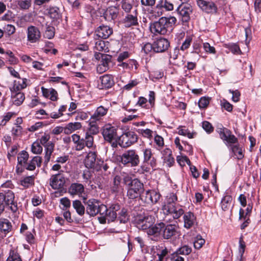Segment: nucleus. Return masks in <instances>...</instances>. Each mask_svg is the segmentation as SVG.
I'll use <instances>...</instances> for the list:
<instances>
[{
	"instance_id": "obj_21",
	"label": "nucleus",
	"mask_w": 261,
	"mask_h": 261,
	"mask_svg": "<svg viewBox=\"0 0 261 261\" xmlns=\"http://www.w3.org/2000/svg\"><path fill=\"white\" fill-rule=\"evenodd\" d=\"M12 225L10 221L6 218H0V234L3 239L12 230Z\"/></svg>"
},
{
	"instance_id": "obj_61",
	"label": "nucleus",
	"mask_w": 261,
	"mask_h": 261,
	"mask_svg": "<svg viewBox=\"0 0 261 261\" xmlns=\"http://www.w3.org/2000/svg\"><path fill=\"white\" fill-rule=\"evenodd\" d=\"M121 8L125 12L128 13L132 9L133 5L127 0H124L121 1Z\"/></svg>"
},
{
	"instance_id": "obj_33",
	"label": "nucleus",
	"mask_w": 261,
	"mask_h": 261,
	"mask_svg": "<svg viewBox=\"0 0 261 261\" xmlns=\"http://www.w3.org/2000/svg\"><path fill=\"white\" fill-rule=\"evenodd\" d=\"M123 24L126 28L138 25V21L137 16L132 14L127 15L123 20Z\"/></svg>"
},
{
	"instance_id": "obj_13",
	"label": "nucleus",
	"mask_w": 261,
	"mask_h": 261,
	"mask_svg": "<svg viewBox=\"0 0 261 261\" xmlns=\"http://www.w3.org/2000/svg\"><path fill=\"white\" fill-rule=\"evenodd\" d=\"M119 208L120 206L118 204H113L109 208H107L103 215H101L102 216L99 218L100 223H106L107 221L108 223L114 221L117 217L116 211Z\"/></svg>"
},
{
	"instance_id": "obj_37",
	"label": "nucleus",
	"mask_w": 261,
	"mask_h": 261,
	"mask_svg": "<svg viewBox=\"0 0 261 261\" xmlns=\"http://www.w3.org/2000/svg\"><path fill=\"white\" fill-rule=\"evenodd\" d=\"M108 44V42H106L103 40H98L95 42L94 49L95 51L108 52L109 51Z\"/></svg>"
},
{
	"instance_id": "obj_49",
	"label": "nucleus",
	"mask_w": 261,
	"mask_h": 261,
	"mask_svg": "<svg viewBox=\"0 0 261 261\" xmlns=\"http://www.w3.org/2000/svg\"><path fill=\"white\" fill-rule=\"evenodd\" d=\"M29 159V154L25 151H22L17 156V161L19 164L23 165L27 164Z\"/></svg>"
},
{
	"instance_id": "obj_26",
	"label": "nucleus",
	"mask_w": 261,
	"mask_h": 261,
	"mask_svg": "<svg viewBox=\"0 0 261 261\" xmlns=\"http://www.w3.org/2000/svg\"><path fill=\"white\" fill-rule=\"evenodd\" d=\"M27 81L25 78H18V80L14 81L13 86L10 88L11 91L21 92L27 87Z\"/></svg>"
},
{
	"instance_id": "obj_45",
	"label": "nucleus",
	"mask_w": 261,
	"mask_h": 261,
	"mask_svg": "<svg viewBox=\"0 0 261 261\" xmlns=\"http://www.w3.org/2000/svg\"><path fill=\"white\" fill-rule=\"evenodd\" d=\"M227 146H230L232 144H235L238 142V139L234 135H232L231 132L228 133L227 135L226 139L223 140Z\"/></svg>"
},
{
	"instance_id": "obj_57",
	"label": "nucleus",
	"mask_w": 261,
	"mask_h": 261,
	"mask_svg": "<svg viewBox=\"0 0 261 261\" xmlns=\"http://www.w3.org/2000/svg\"><path fill=\"white\" fill-rule=\"evenodd\" d=\"M55 35V28L51 26H48L44 33V36L46 38L50 39L54 37Z\"/></svg>"
},
{
	"instance_id": "obj_4",
	"label": "nucleus",
	"mask_w": 261,
	"mask_h": 261,
	"mask_svg": "<svg viewBox=\"0 0 261 261\" xmlns=\"http://www.w3.org/2000/svg\"><path fill=\"white\" fill-rule=\"evenodd\" d=\"M84 202L86 205V213L90 216H95L98 213L103 215L107 211V206L100 204L99 201L95 199H90Z\"/></svg>"
},
{
	"instance_id": "obj_40",
	"label": "nucleus",
	"mask_w": 261,
	"mask_h": 261,
	"mask_svg": "<svg viewBox=\"0 0 261 261\" xmlns=\"http://www.w3.org/2000/svg\"><path fill=\"white\" fill-rule=\"evenodd\" d=\"M72 205L73 208L76 210V213L80 216H82L85 214V208L82 202L78 200L73 201Z\"/></svg>"
},
{
	"instance_id": "obj_18",
	"label": "nucleus",
	"mask_w": 261,
	"mask_h": 261,
	"mask_svg": "<svg viewBox=\"0 0 261 261\" xmlns=\"http://www.w3.org/2000/svg\"><path fill=\"white\" fill-rule=\"evenodd\" d=\"M65 184V179L63 175L57 174L53 175L49 179L50 186L54 189L63 188Z\"/></svg>"
},
{
	"instance_id": "obj_9",
	"label": "nucleus",
	"mask_w": 261,
	"mask_h": 261,
	"mask_svg": "<svg viewBox=\"0 0 261 261\" xmlns=\"http://www.w3.org/2000/svg\"><path fill=\"white\" fill-rule=\"evenodd\" d=\"M103 161L97 158V153L95 151L88 152L84 160V164L86 168L92 169L97 171L101 170V165Z\"/></svg>"
},
{
	"instance_id": "obj_1",
	"label": "nucleus",
	"mask_w": 261,
	"mask_h": 261,
	"mask_svg": "<svg viewBox=\"0 0 261 261\" xmlns=\"http://www.w3.org/2000/svg\"><path fill=\"white\" fill-rule=\"evenodd\" d=\"M177 197L175 193H170L166 197V200L162 206L164 215L168 217L177 219L184 215V211L182 206L176 203Z\"/></svg>"
},
{
	"instance_id": "obj_14",
	"label": "nucleus",
	"mask_w": 261,
	"mask_h": 261,
	"mask_svg": "<svg viewBox=\"0 0 261 261\" xmlns=\"http://www.w3.org/2000/svg\"><path fill=\"white\" fill-rule=\"evenodd\" d=\"M27 41L31 43H38L41 38L39 29L34 25H30L27 30Z\"/></svg>"
},
{
	"instance_id": "obj_2",
	"label": "nucleus",
	"mask_w": 261,
	"mask_h": 261,
	"mask_svg": "<svg viewBox=\"0 0 261 261\" xmlns=\"http://www.w3.org/2000/svg\"><path fill=\"white\" fill-rule=\"evenodd\" d=\"M176 21V18L174 16L162 17L158 21L151 24L150 30L155 34L165 35L172 29Z\"/></svg>"
},
{
	"instance_id": "obj_11",
	"label": "nucleus",
	"mask_w": 261,
	"mask_h": 261,
	"mask_svg": "<svg viewBox=\"0 0 261 261\" xmlns=\"http://www.w3.org/2000/svg\"><path fill=\"white\" fill-rule=\"evenodd\" d=\"M138 136L133 132H127L123 134L119 138V145L123 148H126L137 141Z\"/></svg>"
},
{
	"instance_id": "obj_44",
	"label": "nucleus",
	"mask_w": 261,
	"mask_h": 261,
	"mask_svg": "<svg viewBox=\"0 0 261 261\" xmlns=\"http://www.w3.org/2000/svg\"><path fill=\"white\" fill-rule=\"evenodd\" d=\"M154 142L156 146V148L158 150H161L164 146V138L156 134L154 136Z\"/></svg>"
},
{
	"instance_id": "obj_43",
	"label": "nucleus",
	"mask_w": 261,
	"mask_h": 261,
	"mask_svg": "<svg viewBox=\"0 0 261 261\" xmlns=\"http://www.w3.org/2000/svg\"><path fill=\"white\" fill-rule=\"evenodd\" d=\"M137 132L143 137L149 140H150L153 137V132L149 128L138 129Z\"/></svg>"
},
{
	"instance_id": "obj_62",
	"label": "nucleus",
	"mask_w": 261,
	"mask_h": 261,
	"mask_svg": "<svg viewBox=\"0 0 261 261\" xmlns=\"http://www.w3.org/2000/svg\"><path fill=\"white\" fill-rule=\"evenodd\" d=\"M35 117L37 119H46L48 118V115L43 109H40L38 111H37L35 113Z\"/></svg>"
},
{
	"instance_id": "obj_56",
	"label": "nucleus",
	"mask_w": 261,
	"mask_h": 261,
	"mask_svg": "<svg viewBox=\"0 0 261 261\" xmlns=\"http://www.w3.org/2000/svg\"><path fill=\"white\" fill-rule=\"evenodd\" d=\"M178 134L184 136H187L189 138H193L195 135V133H191L187 129L180 128L178 129Z\"/></svg>"
},
{
	"instance_id": "obj_23",
	"label": "nucleus",
	"mask_w": 261,
	"mask_h": 261,
	"mask_svg": "<svg viewBox=\"0 0 261 261\" xmlns=\"http://www.w3.org/2000/svg\"><path fill=\"white\" fill-rule=\"evenodd\" d=\"M68 191L72 196H82L85 193V188L82 184L72 183L69 187Z\"/></svg>"
},
{
	"instance_id": "obj_52",
	"label": "nucleus",
	"mask_w": 261,
	"mask_h": 261,
	"mask_svg": "<svg viewBox=\"0 0 261 261\" xmlns=\"http://www.w3.org/2000/svg\"><path fill=\"white\" fill-rule=\"evenodd\" d=\"M192 251L191 247L187 245H184L180 248H179L175 252L178 254H182L187 255L189 254Z\"/></svg>"
},
{
	"instance_id": "obj_34",
	"label": "nucleus",
	"mask_w": 261,
	"mask_h": 261,
	"mask_svg": "<svg viewBox=\"0 0 261 261\" xmlns=\"http://www.w3.org/2000/svg\"><path fill=\"white\" fill-rule=\"evenodd\" d=\"M11 97L13 104L16 106H20L25 99L24 94L21 92L11 91Z\"/></svg>"
},
{
	"instance_id": "obj_53",
	"label": "nucleus",
	"mask_w": 261,
	"mask_h": 261,
	"mask_svg": "<svg viewBox=\"0 0 261 261\" xmlns=\"http://www.w3.org/2000/svg\"><path fill=\"white\" fill-rule=\"evenodd\" d=\"M6 261H22V259L17 252L11 250Z\"/></svg>"
},
{
	"instance_id": "obj_29",
	"label": "nucleus",
	"mask_w": 261,
	"mask_h": 261,
	"mask_svg": "<svg viewBox=\"0 0 261 261\" xmlns=\"http://www.w3.org/2000/svg\"><path fill=\"white\" fill-rule=\"evenodd\" d=\"M183 219L184 222V227L187 229L191 228L195 224L196 217L194 214L189 212L184 214Z\"/></svg>"
},
{
	"instance_id": "obj_39",
	"label": "nucleus",
	"mask_w": 261,
	"mask_h": 261,
	"mask_svg": "<svg viewBox=\"0 0 261 261\" xmlns=\"http://www.w3.org/2000/svg\"><path fill=\"white\" fill-rule=\"evenodd\" d=\"M35 176L31 175L23 177L20 180V185L25 188H29L34 184Z\"/></svg>"
},
{
	"instance_id": "obj_51",
	"label": "nucleus",
	"mask_w": 261,
	"mask_h": 261,
	"mask_svg": "<svg viewBox=\"0 0 261 261\" xmlns=\"http://www.w3.org/2000/svg\"><path fill=\"white\" fill-rule=\"evenodd\" d=\"M193 243L195 248L199 249L204 244L205 240L201 236L198 235L195 238Z\"/></svg>"
},
{
	"instance_id": "obj_10",
	"label": "nucleus",
	"mask_w": 261,
	"mask_h": 261,
	"mask_svg": "<svg viewBox=\"0 0 261 261\" xmlns=\"http://www.w3.org/2000/svg\"><path fill=\"white\" fill-rule=\"evenodd\" d=\"M137 227L139 229L148 230L155 222L154 217L149 215L138 216L136 219Z\"/></svg>"
},
{
	"instance_id": "obj_42",
	"label": "nucleus",
	"mask_w": 261,
	"mask_h": 261,
	"mask_svg": "<svg viewBox=\"0 0 261 261\" xmlns=\"http://www.w3.org/2000/svg\"><path fill=\"white\" fill-rule=\"evenodd\" d=\"M224 47L228 48L232 54H240L241 53L239 46L236 43H229L227 44H224Z\"/></svg>"
},
{
	"instance_id": "obj_47",
	"label": "nucleus",
	"mask_w": 261,
	"mask_h": 261,
	"mask_svg": "<svg viewBox=\"0 0 261 261\" xmlns=\"http://www.w3.org/2000/svg\"><path fill=\"white\" fill-rule=\"evenodd\" d=\"M43 148L38 141L34 142L31 146V151L34 154H39L42 152Z\"/></svg>"
},
{
	"instance_id": "obj_31",
	"label": "nucleus",
	"mask_w": 261,
	"mask_h": 261,
	"mask_svg": "<svg viewBox=\"0 0 261 261\" xmlns=\"http://www.w3.org/2000/svg\"><path fill=\"white\" fill-rule=\"evenodd\" d=\"M108 111V108L100 106L96 109L95 112L91 116V119L94 121H98L107 114Z\"/></svg>"
},
{
	"instance_id": "obj_15",
	"label": "nucleus",
	"mask_w": 261,
	"mask_h": 261,
	"mask_svg": "<svg viewBox=\"0 0 261 261\" xmlns=\"http://www.w3.org/2000/svg\"><path fill=\"white\" fill-rule=\"evenodd\" d=\"M160 194L154 190H147L142 193L140 196L142 201L147 203H156L160 198Z\"/></svg>"
},
{
	"instance_id": "obj_8",
	"label": "nucleus",
	"mask_w": 261,
	"mask_h": 261,
	"mask_svg": "<svg viewBox=\"0 0 261 261\" xmlns=\"http://www.w3.org/2000/svg\"><path fill=\"white\" fill-rule=\"evenodd\" d=\"M121 161L123 165L128 164L131 167H136L140 163V158L135 150L129 149L122 154Z\"/></svg>"
},
{
	"instance_id": "obj_59",
	"label": "nucleus",
	"mask_w": 261,
	"mask_h": 261,
	"mask_svg": "<svg viewBox=\"0 0 261 261\" xmlns=\"http://www.w3.org/2000/svg\"><path fill=\"white\" fill-rule=\"evenodd\" d=\"M85 145L88 148L92 147L93 144V137L92 135L86 133L84 139Z\"/></svg>"
},
{
	"instance_id": "obj_20",
	"label": "nucleus",
	"mask_w": 261,
	"mask_h": 261,
	"mask_svg": "<svg viewBox=\"0 0 261 261\" xmlns=\"http://www.w3.org/2000/svg\"><path fill=\"white\" fill-rule=\"evenodd\" d=\"M143 163L149 165L152 168L156 166V159L153 156L152 150L149 148H143Z\"/></svg>"
},
{
	"instance_id": "obj_7",
	"label": "nucleus",
	"mask_w": 261,
	"mask_h": 261,
	"mask_svg": "<svg viewBox=\"0 0 261 261\" xmlns=\"http://www.w3.org/2000/svg\"><path fill=\"white\" fill-rule=\"evenodd\" d=\"M130 185L127 188V196L134 199L140 197L144 190V185L138 179H133Z\"/></svg>"
},
{
	"instance_id": "obj_60",
	"label": "nucleus",
	"mask_w": 261,
	"mask_h": 261,
	"mask_svg": "<svg viewBox=\"0 0 261 261\" xmlns=\"http://www.w3.org/2000/svg\"><path fill=\"white\" fill-rule=\"evenodd\" d=\"M4 32L6 33L9 36L13 34L16 31L15 27L12 24H7L4 28Z\"/></svg>"
},
{
	"instance_id": "obj_24",
	"label": "nucleus",
	"mask_w": 261,
	"mask_h": 261,
	"mask_svg": "<svg viewBox=\"0 0 261 261\" xmlns=\"http://www.w3.org/2000/svg\"><path fill=\"white\" fill-rule=\"evenodd\" d=\"M117 66L121 68L123 70H137L139 66V63L136 60L129 59L125 62L118 63Z\"/></svg>"
},
{
	"instance_id": "obj_5",
	"label": "nucleus",
	"mask_w": 261,
	"mask_h": 261,
	"mask_svg": "<svg viewBox=\"0 0 261 261\" xmlns=\"http://www.w3.org/2000/svg\"><path fill=\"white\" fill-rule=\"evenodd\" d=\"M50 138L49 134L44 133L37 141L45 148L44 163L47 164L50 161L51 155L54 152L55 144L49 141Z\"/></svg>"
},
{
	"instance_id": "obj_12",
	"label": "nucleus",
	"mask_w": 261,
	"mask_h": 261,
	"mask_svg": "<svg viewBox=\"0 0 261 261\" xmlns=\"http://www.w3.org/2000/svg\"><path fill=\"white\" fill-rule=\"evenodd\" d=\"M118 129L110 124L105 125L102 128V135L106 141L112 142L118 137Z\"/></svg>"
},
{
	"instance_id": "obj_46",
	"label": "nucleus",
	"mask_w": 261,
	"mask_h": 261,
	"mask_svg": "<svg viewBox=\"0 0 261 261\" xmlns=\"http://www.w3.org/2000/svg\"><path fill=\"white\" fill-rule=\"evenodd\" d=\"M158 3L163 8L167 11H170L173 10L174 6L172 3L167 0H160Z\"/></svg>"
},
{
	"instance_id": "obj_54",
	"label": "nucleus",
	"mask_w": 261,
	"mask_h": 261,
	"mask_svg": "<svg viewBox=\"0 0 261 261\" xmlns=\"http://www.w3.org/2000/svg\"><path fill=\"white\" fill-rule=\"evenodd\" d=\"M152 50L154 51V45L150 43H146L143 44L142 46L141 51L143 52L145 54H148Z\"/></svg>"
},
{
	"instance_id": "obj_41",
	"label": "nucleus",
	"mask_w": 261,
	"mask_h": 261,
	"mask_svg": "<svg viewBox=\"0 0 261 261\" xmlns=\"http://www.w3.org/2000/svg\"><path fill=\"white\" fill-rule=\"evenodd\" d=\"M232 198L229 195L225 196L221 200V207L222 210L225 211L230 208Z\"/></svg>"
},
{
	"instance_id": "obj_55",
	"label": "nucleus",
	"mask_w": 261,
	"mask_h": 261,
	"mask_svg": "<svg viewBox=\"0 0 261 261\" xmlns=\"http://www.w3.org/2000/svg\"><path fill=\"white\" fill-rule=\"evenodd\" d=\"M210 98L208 97H202L198 101V106L200 109L206 108L210 103Z\"/></svg>"
},
{
	"instance_id": "obj_30",
	"label": "nucleus",
	"mask_w": 261,
	"mask_h": 261,
	"mask_svg": "<svg viewBox=\"0 0 261 261\" xmlns=\"http://www.w3.org/2000/svg\"><path fill=\"white\" fill-rule=\"evenodd\" d=\"M42 158L40 156H35L30 160L29 163L26 164L25 168L28 170L33 171L36 169V167H40L42 163Z\"/></svg>"
},
{
	"instance_id": "obj_58",
	"label": "nucleus",
	"mask_w": 261,
	"mask_h": 261,
	"mask_svg": "<svg viewBox=\"0 0 261 261\" xmlns=\"http://www.w3.org/2000/svg\"><path fill=\"white\" fill-rule=\"evenodd\" d=\"M119 215L120 216L118 217V219L119 220L120 223H125L128 221V217L125 209L123 208L121 211Z\"/></svg>"
},
{
	"instance_id": "obj_63",
	"label": "nucleus",
	"mask_w": 261,
	"mask_h": 261,
	"mask_svg": "<svg viewBox=\"0 0 261 261\" xmlns=\"http://www.w3.org/2000/svg\"><path fill=\"white\" fill-rule=\"evenodd\" d=\"M59 8L57 7L50 8L49 10V13L50 17L54 19H58L60 17L59 13Z\"/></svg>"
},
{
	"instance_id": "obj_6",
	"label": "nucleus",
	"mask_w": 261,
	"mask_h": 261,
	"mask_svg": "<svg viewBox=\"0 0 261 261\" xmlns=\"http://www.w3.org/2000/svg\"><path fill=\"white\" fill-rule=\"evenodd\" d=\"M94 57L98 61L96 67L97 72L102 73L107 71L110 67V64L112 62V57L111 55L105 54H100L95 52Z\"/></svg>"
},
{
	"instance_id": "obj_38",
	"label": "nucleus",
	"mask_w": 261,
	"mask_h": 261,
	"mask_svg": "<svg viewBox=\"0 0 261 261\" xmlns=\"http://www.w3.org/2000/svg\"><path fill=\"white\" fill-rule=\"evenodd\" d=\"M163 227H164L163 223H160L154 225H152L148 229L147 233L148 235H157L162 233Z\"/></svg>"
},
{
	"instance_id": "obj_27",
	"label": "nucleus",
	"mask_w": 261,
	"mask_h": 261,
	"mask_svg": "<svg viewBox=\"0 0 261 261\" xmlns=\"http://www.w3.org/2000/svg\"><path fill=\"white\" fill-rule=\"evenodd\" d=\"M162 158L164 162L168 167H171L174 163V159L172 156V151L169 148H165L161 151Z\"/></svg>"
},
{
	"instance_id": "obj_28",
	"label": "nucleus",
	"mask_w": 261,
	"mask_h": 261,
	"mask_svg": "<svg viewBox=\"0 0 261 261\" xmlns=\"http://www.w3.org/2000/svg\"><path fill=\"white\" fill-rule=\"evenodd\" d=\"M119 13L118 7L115 6H111L107 8L105 14L104 16L105 19L108 21H111L115 19Z\"/></svg>"
},
{
	"instance_id": "obj_64",
	"label": "nucleus",
	"mask_w": 261,
	"mask_h": 261,
	"mask_svg": "<svg viewBox=\"0 0 261 261\" xmlns=\"http://www.w3.org/2000/svg\"><path fill=\"white\" fill-rule=\"evenodd\" d=\"M202 128L208 134H211L214 131V127L212 124L207 121L202 122Z\"/></svg>"
},
{
	"instance_id": "obj_19",
	"label": "nucleus",
	"mask_w": 261,
	"mask_h": 261,
	"mask_svg": "<svg viewBox=\"0 0 261 261\" xmlns=\"http://www.w3.org/2000/svg\"><path fill=\"white\" fill-rule=\"evenodd\" d=\"M153 45L154 52L163 53L168 49L170 42L167 39L161 38L154 41Z\"/></svg>"
},
{
	"instance_id": "obj_3",
	"label": "nucleus",
	"mask_w": 261,
	"mask_h": 261,
	"mask_svg": "<svg viewBox=\"0 0 261 261\" xmlns=\"http://www.w3.org/2000/svg\"><path fill=\"white\" fill-rule=\"evenodd\" d=\"M14 193L10 190H2L0 192V215L5 210L6 205H10V207L13 212L17 210V204L14 201Z\"/></svg>"
},
{
	"instance_id": "obj_16",
	"label": "nucleus",
	"mask_w": 261,
	"mask_h": 261,
	"mask_svg": "<svg viewBox=\"0 0 261 261\" xmlns=\"http://www.w3.org/2000/svg\"><path fill=\"white\" fill-rule=\"evenodd\" d=\"M176 11L181 16L183 22H187L190 20V15L192 13V8L190 5H180L178 6Z\"/></svg>"
},
{
	"instance_id": "obj_17",
	"label": "nucleus",
	"mask_w": 261,
	"mask_h": 261,
	"mask_svg": "<svg viewBox=\"0 0 261 261\" xmlns=\"http://www.w3.org/2000/svg\"><path fill=\"white\" fill-rule=\"evenodd\" d=\"M196 3L203 11L207 13H216L217 12V6L211 1L197 0Z\"/></svg>"
},
{
	"instance_id": "obj_48",
	"label": "nucleus",
	"mask_w": 261,
	"mask_h": 261,
	"mask_svg": "<svg viewBox=\"0 0 261 261\" xmlns=\"http://www.w3.org/2000/svg\"><path fill=\"white\" fill-rule=\"evenodd\" d=\"M31 0H18L17 5L21 10H28L31 6Z\"/></svg>"
},
{
	"instance_id": "obj_25",
	"label": "nucleus",
	"mask_w": 261,
	"mask_h": 261,
	"mask_svg": "<svg viewBox=\"0 0 261 261\" xmlns=\"http://www.w3.org/2000/svg\"><path fill=\"white\" fill-rule=\"evenodd\" d=\"M101 85H99L101 89H109L114 84L113 77L110 74H105L99 78Z\"/></svg>"
},
{
	"instance_id": "obj_32",
	"label": "nucleus",
	"mask_w": 261,
	"mask_h": 261,
	"mask_svg": "<svg viewBox=\"0 0 261 261\" xmlns=\"http://www.w3.org/2000/svg\"><path fill=\"white\" fill-rule=\"evenodd\" d=\"M176 231L175 227L172 225H167L164 223V227L162 234L165 239H168L175 234Z\"/></svg>"
},
{
	"instance_id": "obj_22",
	"label": "nucleus",
	"mask_w": 261,
	"mask_h": 261,
	"mask_svg": "<svg viewBox=\"0 0 261 261\" xmlns=\"http://www.w3.org/2000/svg\"><path fill=\"white\" fill-rule=\"evenodd\" d=\"M95 33L98 38L106 39L112 34L113 29L108 25H102L98 27Z\"/></svg>"
},
{
	"instance_id": "obj_35",
	"label": "nucleus",
	"mask_w": 261,
	"mask_h": 261,
	"mask_svg": "<svg viewBox=\"0 0 261 261\" xmlns=\"http://www.w3.org/2000/svg\"><path fill=\"white\" fill-rule=\"evenodd\" d=\"M164 10L158 2L155 7L153 8L149 12V18L155 19L162 16L164 13Z\"/></svg>"
},
{
	"instance_id": "obj_50",
	"label": "nucleus",
	"mask_w": 261,
	"mask_h": 261,
	"mask_svg": "<svg viewBox=\"0 0 261 261\" xmlns=\"http://www.w3.org/2000/svg\"><path fill=\"white\" fill-rule=\"evenodd\" d=\"M239 213H240V219H243L244 220V222L241 225V229H244L250 223V220L249 219V217L247 216V215H246L245 216H244V210L241 208L240 210Z\"/></svg>"
},
{
	"instance_id": "obj_36",
	"label": "nucleus",
	"mask_w": 261,
	"mask_h": 261,
	"mask_svg": "<svg viewBox=\"0 0 261 261\" xmlns=\"http://www.w3.org/2000/svg\"><path fill=\"white\" fill-rule=\"evenodd\" d=\"M81 127L82 124L80 122H70L65 126L64 133L69 135L81 129Z\"/></svg>"
}]
</instances>
